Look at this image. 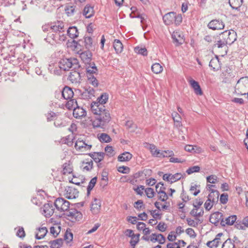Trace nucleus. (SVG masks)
Returning a JSON list of instances; mask_svg holds the SVG:
<instances>
[{
  "instance_id": "31",
  "label": "nucleus",
  "mask_w": 248,
  "mask_h": 248,
  "mask_svg": "<svg viewBox=\"0 0 248 248\" xmlns=\"http://www.w3.org/2000/svg\"><path fill=\"white\" fill-rule=\"evenodd\" d=\"M219 195V192L217 190H212L208 195V198L211 200L212 203H215L218 201Z\"/></svg>"
},
{
  "instance_id": "37",
  "label": "nucleus",
  "mask_w": 248,
  "mask_h": 248,
  "mask_svg": "<svg viewBox=\"0 0 248 248\" xmlns=\"http://www.w3.org/2000/svg\"><path fill=\"white\" fill-rule=\"evenodd\" d=\"M98 138L99 140L102 142H110L111 139L110 136L106 133H101L98 135Z\"/></svg>"
},
{
  "instance_id": "13",
  "label": "nucleus",
  "mask_w": 248,
  "mask_h": 248,
  "mask_svg": "<svg viewBox=\"0 0 248 248\" xmlns=\"http://www.w3.org/2000/svg\"><path fill=\"white\" fill-rule=\"evenodd\" d=\"M64 195L68 199H73L78 197V191L74 187L66 186L65 188Z\"/></svg>"
},
{
  "instance_id": "49",
  "label": "nucleus",
  "mask_w": 248,
  "mask_h": 248,
  "mask_svg": "<svg viewBox=\"0 0 248 248\" xmlns=\"http://www.w3.org/2000/svg\"><path fill=\"white\" fill-rule=\"evenodd\" d=\"M203 213L204 211L202 209L201 211L198 213L197 212V209H193L191 211L190 214L191 216L195 217H198L202 216L203 215Z\"/></svg>"
},
{
  "instance_id": "42",
  "label": "nucleus",
  "mask_w": 248,
  "mask_h": 248,
  "mask_svg": "<svg viewBox=\"0 0 248 248\" xmlns=\"http://www.w3.org/2000/svg\"><path fill=\"white\" fill-rule=\"evenodd\" d=\"M219 243V238H215L213 240L208 241L206 245L210 248H217L218 246Z\"/></svg>"
},
{
  "instance_id": "48",
  "label": "nucleus",
  "mask_w": 248,
  "mask_h": 248,
  "mask_svg": "<svg viewBox=\"0 0 248 248\" xmlns=\"http://www.w3.org/2000/svg\"><path fill=\"white\" fill-rule=\"evenodd\" d=\"M105 155V153L103 152H97L96 155H95L93 160L96 163H99L104 159Z\"/></svg>"
},
{
  "instance_id": "10",
  "label": "nucleus",
  "mask_w": 248,
  "mask_h": 248,
  "mask_svg": "<svg viewBox=\"0 0 248 248\" xmlns=\"http://www.w3.org/2000/svg\"><path fill=\"white\" fill-rule=\"evenodd\" d=\"M50 30L51 31V32L55 33L54 36H56L59 33L64 32V23L62 21H58L53 23V25H50Z\"/></svg>"
},
{
  "instance_id": "38",
  "label": "nucleus",
  "mask_w": 248,
  "mask_h": 248,
  "mask_svg": "<svg viewBox=\"0 0 248 248\" xmlns=\"http://www.w3.org/2000/svg\"><path fill=\"white\" fill-rule=\"evenodd\" d=\"M152 71L155 74H159L163 71V67L158 63H155L152 65Z\"/></svg>"
},
{
  "instance_id": "62",
  "label": "nucleus",
  "mask_w": 248,
  "mask_h": 248,
  "mask_svg": "<svg viewBox=\"0 0 248 248\" xmlns=\"http://www.w3.org/2000/svg\"><path fill=\"white\" fill-rule=\"evenodd\" d=\"M118 170L123 173H128L130 171V169L126 166H121L118 169Z\"/></svg>"
},
{
  "instance_id": "41",
  "label": "nucleus",
  "mask_w": 248,
  "mask_h": 248,
  "mask_svg": "<svg viewBox=\"0 0 248 248\" xmlns=\"http://www.w3.org/2000/svg\"><path fill=\"white\" fill-rule=\"evenodd\" d=\"M78 105L77 101L72 99H70L66 104V108L69 110L74 109Z\"/></svg>"
},
{
  "instance_id": "12",
  "label": "nucleus",
  "mask_w": 248,
  "mask_h": 248,
  "mask_svg": "<svg viewBox=\"0 0 248 248\" xmlns=\"http://www.w3.org/2000/svg\"><path fill=\"white\" fill-rule=\"evenodd\" d=\"M76 44L80 46H84L88 50L92 49L93 39L91 37H85L82 39H80L76 42Z\"/></svg>"
},
{
  "instance_id": "1",
  "label": "nucleus",
  "mask_w": 248,
  "mask_h": 248,
  "mask_svg": "<svg viewBox=\"0 0 248 248\" xmlns=\"http://www.w3.org/2000/svg\"><path fill=\"white\" fill-rule=\"evenodd\" d=\"M91 110L95 115V120L93 122L94 127H103L110 121L111 117L109 110L102 104L92 103Z\"/></svg>"
},
{
  "instance_id": "52",
  "label": "nucleus",
  "mask_w": 248,
  "mask_h": 248,
  "mask_svg": "<svg viewBox=\"0 0 248 248\" xmlns=\"http://www.w3.org/2000/svg\"><path fill=\"white\" fill-rule=\"evenodd\" d=\"M231 217H232V216H231L226 217L225 220H224L223 218L222 217L220 224L223 226H225L226 225H232V220L231 221H230V218Z\"/></svg>"
},
{
  "instance_id": "45",
  "label": "nucleus",
  "mask_w": 248,
  "mask_h": 248,
  "mask_svg": "<svg viewBox=\"0 0 248 248\" xmlns=\"http://www.w3.org/2000/svg\"><path fill=\"white\" fill-rule=\"evenodd\" d=\"M125 126L127 128L130 130L131 132H134L135 129L137 128L136 124H135L132 121H126Z\"/></svg>"
},
{
  "instance_id": "19",
  "label": "nucleus",
  "mask_w": 248,
  "mask_h": 248,
  "mask_svg": "<svg viewBox=\"0 0 248 248\" xmlns=\"http://www.w3.org/2000/svg\"><path fill=\"white\" fill-rule=\"evenodd\" d=\"M73 114L75 118L79 119L86 115V111L82 108L77 106L76 108H74Z\"/></svg>"
},
{
  "instance_id": "3",
  "label": "nucleus",
  "mask_w": 248,
  "mask_h": 248,
  "mask_svg": "<svg viewBox=\"0 0 248 248\" xmlns=\"http://www.w3.org/2000/svg\"><path fill=\"white\" fill-rule=\"evenodd\" d=\"M248 89V77H242L237 82L235 93L238 95H246Z\"/></svg>"
},
{
  "instance_id": "24",
  "label": "nucleus",
  "mask_w": 248,
  "mask_h": 248,
  "mask_svg": "<svg viewBox=\"0 0 248 248\" xmlns=\"http://www.w3.org/2000/svg\"><path fill=\"white\" fill-rule=\"evenodd\" d=\"M209 66L213 68L214 71H217L220 69L221 66L217 56L211 60Z\"/></svg>"
},
{
  "instance_id": "2",
  "label": "nucleus",
  "mask_w": 248,
  "mask_h": 248,
  "mask_svg": "<svg viewBox=\"0 0 248 248\" xmlns=\"http://www.w3.org/2000/svg\"><path fill=\"white\" fill-rule=\"evenodd\" d=\"M163 20L166 25H170L173 23L176 26L179 25L182 22V17L180 14L170 12L166 14L163 16Z\"/></svg>"
},
{
  "instance_id": "5",
  "label": "nucleus",
  "mask_w": 248,
  "mask_h": 248,
  "mask_svg": "<svg viewBox=\"0 0 248 248\" xmlns=\"http://www.w3.org/2000/svg\"><path fill=\"white\" fill-rule=\"evenodd\" d=\"M97 71V69L95 63L91 64L89 67L86 68L87 76L89 83L91 84L94 87H97L98 82L96 78L93 75Z\"/></svg>"
},
{
  "instance_id": "4",
  "label": "nucleus",
  "mask_w": 248,
  "mask_h": 248,
  "mask_svg": "<svg viewBox=\"0 0 248 248\" xmlns=\"http://www.w3.org/2000/svg\"><path fill=\"white\" fill-rule=\"evenodd\" d=\"M59 68L62 69L63 71L69 70L70 68L77 69L79 68L77 60L76 59H64L61 60L57 65Z\"/></svg>"
},
{
  "instance_id": "57",
  "label": "nucleus",
  "mask_w": 248,
  "mask_h": 248,
  "mask_svg": "<svg viewBox=\"0 0 248 248\" xmlns=\"http://www.w3.org/2000/svg\"><path fill=\"white\" fill-rule=\"evenodd\" d=\"M214 204V203H212L211 200L208 198L207 200L205 202L204 204L205 210L207 211H209L213 207Z\"/></svg>"
},
{
  "instance_id": "23",
  "label": "nucleus",
  "mask_w": 248,
  "mask_h": 248,
  "mask_svg": "<svg viewBox=\"0 0 248 248\" xmlns=\"http://www.w3.org/2000/svg\"><path fill=\"white\" fill-rule=\"evenodd\" d=\"M62 95L64 99L68 100L73 97L74 93L71 88L65 86L62 92Z\"/></svg>"
},
{
  "instance_id": "28",
  "label": "nucleus",
  "mask_w": 248,
  "mask_h": 248,
  "mask_svg": "<svg viewBox=\"0 0 248 248\" xmlns=\"http://www.w3.org/2000/svg\"><path fill=\"white\" fill-rule=\"evenodd\" d=\"M57 65H58V63H55L53 65L49 64L48 66V70L51 73L54 74V75H60L62 69L59 68Z\"/></svg>"
},
{
  "instance_id": "51",
  "label": "nucleus",
  "mask_w": 248,
  "mask_h": 248,
  "mask_svg": "<svg viewBox=\"0 0 248 248\" xmlns=\"http://www.w3.org/2000/svg\"><path fill=\"white\" fill-rule=\"evenodd\" d=\"M200 170V167L198 166H194L189 168L186 171L188 174H191L194 172H198Z\"/></svg>"
},
{
  "instance_id": "29",
  "label": "nucleus",
  "mask_w": 248,
  "mask_h": 248,
  "mask_svg": "<svg viewBox=\"0 0 248 248\" xmlns=\"http://www.w3.org/2000/svg\"><path fill=\"white\" fill-rule=\"evenodd\" d=\"M63 240L62 238L56 239L48 242L51 248H60L63 244Z\"/></svg>"
},
{
  "instance_id": "56",
  "label": "nucleus",
  "mask_w": 248,
  "mask_h": 248,
  "mask_svg": "<svg viewBox=\"0 0 248 248\" xmlns=\"http://www.w3.org/2000/svg\"><path fill=\"white\" fill-rule=\"evenodd\" d=\"M234 16H235V20L238 22L242 21L245 17V14L243 12H239L238 14H235Z\"/></svg>"
},
{
  "instance_id": "7",
  "label": "nucleus",
  "mask_w": 248,
  "mask_h": 248,
  "mask_svg": "<svg viewBox=\"0 0 248 248\" xmlns=\"http://www.w3.org/2000/svg\"><path fill=\"white\" fill-rule=\"evenodd\" d=\"M54 205L58 211L65 212L69 208L70 202L62 198H58L55 200Z\"/></svg>"
},
{
  "instance_id": "55",
  "label": "nucleus",
  "mask_w": 248,
  "mask_h": 248,
  "mask_svg": "<svg viewBox=\"0 0 248 248\" xmlns=\"http://www.w3.org/2000/svg\"><path fill=\"white\" fill-rule=\"evenodd\" d=\"M75 7L73 6H67L65 9L66 14L68 16H71L73 15L75 12Z\"/></svg>"
},
{
  "instance_id": "9",
  "label": "nucleus",
  "mask_w": 248,
  "mask_h": 248,
  "mask_svg": "<svg viewBox=\"0 0 248 248\" xmlns=\"http://www.w3.org/2000/svg\"><path fill=\"white\" fill-rule=\"evenodd\" d=\"M80 67L78 68L77 67V69H74L73 68L70 73V75L68 76V79L70 80L72 83H78L79 81L80 77Z\"/></svg>"
},
{
  "instance_id": "50",
  "label": "nucleus",
  "mask_w": 248,
  "mask_h": 248,
  "mask_svg": "<svg viewBox=\"0 0 248 248\" xmlns=\"http://www.w3.org/2000/svg\"><path fill=\"white\" fill-rule=\"evenodd\" d=\"M135 51L143 56H147L148 54L147 50L145 47H140L137 46L135 48Z\"/></svg>"
},
{
  "instance_id": "34",
  "label": "nucleus",
  "mask_w": 248,
  "mask_h": 248,
  "mask_svg": "<svg viewBox=\"0 0 248 248\" xmlns=\"http://www.w3.org/2000/svg\"><path fill=\"white\" fill-rule=\"evenodd\" d=\"M185 149L186 151L192 153H200L202 151V149L197 146L194 147L192 145H187L185 147Z\"/></svg>"
},
{
  "instance_id": "63",
  "label": "nucleus",
  "mask_w": 248,
  "mask_h": 248,
  "mask_svg": "<svg viewBox=\"0 0 248 248\" xmlns=\"http://www.w3.org/2000/svg\"><path fill=\"white\" fill-rule=\"evenodd\" d=\"M134 207L138 210H140L142 207L144 208L143 201L142 200H138L135 202Z\"/></svg>"
},
{
  "instance_id": "30",
  "label": "nucleus",
  "mask_w": 248,
  "mask_h": 248,
  "mask_svg": "<svg viewBox=\"0 0 248 248\" xmlns=\"http://www.w3.org/2000/svg\"><path fill=\"white\" fill-rule=\"evenodd\" d=\"M113 47L117 53H120L123 50V45L121 42L118 39H115L113 42Z\"/></svg>"
},
{
  "instance_id": "64",
  "label": "nucleus",
  "mask_w": 248,
  "mask_h": 248,
  "mask_svg": "<svg viewBox=\"0 0 248 248\" xmlns=\"http://www.w3.org/2000/svg\"><path fill=\"white\" fill-rule=\"evenodd\" d=\"M207 181L208 183L215 184L217 181V177L215 175H210L207 177Z\"/></svg>"
},
{
  "instance_id": "6",
  "label": "nucleus",
  "mask_w": 248,
  "mask_h": 248,
  "mask_svg": "<svg viewBox=\"0 0 248 248\" xmlns=\"http://www.w3.org/2000/svg\"><path fill=\"white\" fill-rule=\"evenodd\" d=\"M65 212L64 215L66 216V218L71 222H74L76 221H79L82 217L81 213L75 209L69 208Z\"/></svg>"
},
{
  "instance_id": "20",
  "label": "nucleus",
  "mask_w": 248,
  "mask_h": 248,
  "mask_svg": "<svg viewBox=\"0 0 248 248\" xmlns=\"http://www.w3.org/2000/svg\"><path fill=\"white\" fill-rule=\"evenodd\" d=\"M223 217V215L221 213L216 212L212 214L210 217V222L213 224H217L219 222H221Z\"/></svg>"
},
{
  "instance_id": "8",
  "label": "nucleus",
  "mask_w": 248,
  "mask_h": 248,
  "mask_svg": "<svg viewBox=\"0 0 248 248\" xmlns=\"http://www.w3.org/2000/svg\"><path fill=\"white\" fill-rule=\"evenodd\" d=\"M92 53L89 50L82 52L80 54V58L86 64V68L91 65V64L94 63L92 62Z\"/></svg>"
},
{
  "instance_id": "22",
  "label": "nucleus",
  "mask_w": 248,
  "mask_h": 248,
  "mask_svg": "<svg viewBox=\"0 0 248 248\" xmlns=\"http://www.w3.org/2000/svg\"><path fill=\"white\" fill-rule=\"evenodd\" d=\"M80 167L83 171H90L93 169V162L92 160L89 161L88 159H86L81 162Z\"/></svg>"
},
{
  "instance_id": "32",
  "label": "nucleus",
  "mask_w": 248,
  "mask_h": 248,
  "mask_svg": "<svg viewBox=\"0 0 248 248\" xmlns=\"http://www.w3.org/2000/svg\"><path fill=\"white\" fill-rule=\"evenodd\" d=\"M235 194L236 195V196H238V201L239 203L241 202L242 199L246 195L245 191L239 186L235 187Z\"/></svg>"
},
{
  "instance_id": "11",
  "label": "nucleus",
  "mask_w": 248,
  "mask_h": 248,
  "mask_svg": "<svg viewBox=\"0 0 248 248\" xmlns=\"http://www.w3.org/2000/svg\"><path fill=\"white\" fill-rule=\"evenodd\" d=\"M92 146L85 143L83 140L78 139L76 142L75 147L77 150L81 152H86L91 150Z\"/></svg>"
},
{
  "instance_id": "25",
  "label": "nucleus",
  "mask_w": 248,
  "mask_h": 248,
  "mask_svg": "<svg viewBox=\"0 0 248 248\" xmlns=\"http://www.w3.org/2000/svg\"><path fill=\"white\" fill-rule=\"evenodd\" d=\"M93 7L87 5L84 9L83 14L87 18H89L94 15Z\"/></svg>"
},
{
  "instance_id": "60",
  "label": "nucleus",
  "mask_w": 248,
  "mask_h": 248,
  "mask_svg": "<svg viewBox=\"0 0 248 248\" xmlns=\"http://www.w3.org/2000/svg\"><path fill=\"white\" fill-rule=\"evenodd\" d=\"M16 235L21 238H23L25 236V232L23 227L19 228L16 232Z\"/></svg>"
},
{
  "instance_id": "61",
  "label": "nucleus",
  "mask_w": 248,
  "mask_h": 248,
  "mask_svg": "<svg viewBox=\"0 0 248 248\" xmlns=\"http://www.w3.org/2000/svg\"><path fill=\"white\" fill-rule=\"evenodd\" d=\"M105 151L108 156H111L114 155V151L112 146H107L105 148Z\"/></svg>"
},
{
  "instance_id": "36",
  "label": "nucleus",
  "mask_w": 248,
  "mask_h": 248,
  "mask_svg": "<svg viewBox=\"0 0 248 248\" xmlns=\"http://www.w3.org/2000/svg\"><path fill=\"white\" fill-rule=\"evenodd\" d=\"M108 100V94L106 93L102 94L100 97L97 98L98 102H93L92 103H97L98 104H102L104 105Z\"/></svg>"
},
{
  "instance_id": "47",
  "label": "nucleus",
  "mask_w": 248,
  "mask_h": 248,
  "mask_svg": "<svg viewBox=\"0 0 248 248\" xmlns=\"http://www.w3.org/2000/svg\"><path fill=\"white\" fill-rule=\"evenodd\" d=\"M60 226H53L50 228V232L54 237H56L60 232Z\"/></svg>"
},
{
  "instance_id": "14",
  "label": "nucleus",
  "mask_w": 248,
  "mask_h": 248,
  "mask_svg": "<svg viewBox=\"0 0 248 248\" xmlns=\"http://www.w3.org/2000/svg\"><path fill=\"white\" fill-rule=\"evenodd\" d=\"M209 29L213 30H222L224 27V24L222 20L219 19H214L211 20L208 24Z\"/></svg>"
},
{
  "instance_id": "16",
  "label": "nucleus",
  "mask_w": 248,
  "mask_h": 248,
  "mask_svg": "<svg viewBox=\"0 0 248 248\" xmlns=\"http://www.w3.org/2000/svg\"><path fill=\"white\" fill-rule=\"evenodd\" d=\"M54 209L53 206V203L50 202L44 205L43 212L46 217H51L54 213Z\"/></svg>"
},
{
  "instance_id": "58",
  "label": "nucleus",
  "mask_w": 248,
  "mask_h": 248,
  "mask_svg": "<svg viewBox=\"0 0 248 248\" xmlns=\"http://www.w3.org/2000/svg\"><path fill=\"white\" fill-rule=\"evenodd\" d=\"M187 224L191 227H197L198 226V222H196L195 220L191 218H186V219Z\"/></svg>"
},
{
  "instance_id": "15",
  "label": "nucleus",
  "mask_w": 248,
  "mask_h": 248,
  "mask_svg": "<svg viewBox=\"0 0 248 248\" xmlns=\"http://www.w3.org/2000/svg\"><path fill=\"white\" fill-rule=\"evenodd\" d=\"M216 47H217L219 49H220V50H219V52L220 53V56H224L227 54L228 47L224 41H222L221 40L217 41V43L214 46V48Z\"/></svg>"
},
{
  "instance_id": "17",
  "label": "nucleus",
  "mask_w": 248,
  "mask_h": 248,
  "mask_svg": "<svg viewBox=\"0 0 248 248\" xmlns=\"http://www.w3.org/2000/svg\"><path fill=\"white\" fill-rule=\"evenodd\" d=\"M101 208V201L99 199L94 198L92 202L91 210L92 213L95 215L98 214Z\"/></svg>"
},
{
  "instance_id": "39",
  "label": "nucleus",
  "mask_w": 248,
  "mask_h": 248,
  "mask_svg": "<svg viewBox=\"0 0 248 248\" xmlns=\"http://www.w3.org/2000/svg\"><path fill=\"white\" fill-rule=\"evenodd\" d=\"M96 181H97V178L96 177H93L90 180V181L89 183V185L87 186V195H89L90 194L91 191L93 189V188L94 187L95 184L96 183Z\"/></svg>"
},
{
  "instance_id": "26",
  "label": "nucleus",
  "mask_w": 248,
  "mask_h": 248,
  "mask_svg": "<svg viewBox=\"0 0 248 248\" xmlns=\"http://www.w3.org/2000/svg\"><path fill=\"white\" fill-rule=\"evenodd\" d=\"M67 33L69 37L72 39H74L78 35V30L75 26L69 27L67 29Z\"/></svg>"
},
{
  "instance_id": "35",
  "label": "nucleus",
  "mask_w": 248,
  "mask_h": 248,
  "mask_svg": "<svg viewBox=\"0 0 248 248\" xmlns=\"http://www.w3.org/2000/svg\"><path fill=\"white\" fill-rule=\"evenodd\" d=\"M62 167L63 173L64 174H70L72 172L73 168L72 166V164L70 162V161L64 163Z\"/></svg>"
},
{
  "instance_id": "43",
  "label": "nucleus",
  "mask_w": 248,
  "mask_h": 248,
  "mask_svg": "<svg viewBox=\"0 0 248 248\" xmlns=\"http://www.w3.org/2000/svg\"><path fill=\"white\" fill-rule=\"evenodd\" d=\"M223 76L224 77L223 81L225 82L230 81L232 78V72H228V69H227L223 73Z\"/></svg>"
},
{
  "instance_id": "27",
  "label": "nucleus",
  "mask_w": 248,
  "mask_h": 248,
  "mask_svg": "<svg viewBox=\"0 0 248 248\" xmlns=\"http://www.w3.org/2000/svg\"><path fill=\"white\" fill-rule=\"evenodd\" d=\"M132 157V154L128 152H125L118 156V160L120 162L128 161Z\"/></svg>"
},
{
  "instance_id": "18",
  "label": "nucleus",
  "mask_w": 248,
  "mask_h": 248,
  "mask_svg": "<svg viewBox=\"0 0 248 248\" xmlns=\"http://www.w3.org/2000/svg\"><path fill=\"white\" fill-rule=\"evenodd\" d=\"M146 144L149 145V149L150 150L153 156L156 157H168L167 155H164L163 151H160L159 150L157 151H154L155 149V145L152 144H148L146 143Z\"/></svg>"
},
{
  "instance_id": "40",
  "label": "nucleus",
  "mask_w": 248,
  "mask_h": 248,
  "mask_svg": "<svg viewBox=\"0 0 248 248\" xmlns=\"http://www.w3.org/2000/svg\"><path fill=\"white\" fill-rule=\"evenodd\" d=\"M237 218V217L236 215H233V225L237 229L239 230H244L245 229V225H244L243 222H241L239 221H236V219Z\"/></svg>"
},
{
  "instance_id": "21",
  "label": "nucleus",
  "mask_w": 248,
  "mask_h": 248,
  "mask_svg": "<svg viewBox=\"0 0 248 248\" xmlns=\"http://www.w3.org/2000/svg\"><path fill=\"white\" fill-rule=\"evenodd\" d=\"M189 83L191 87L193 89L194 93L197 95H201L203 94L201 88L199 83L193 79L189 80Z\"/></svg>"
},
{
  "instance_id": "44",
  "label": "nucleus",
  "mask_w": 248,
  "mask_h": 248,
  "mask_svg": "<svg viewBox=\"0 0 248 248\" xmlns=\"http://www.w3.org/2000/svg\"><path fill=\"white\" fill-rule=\"evenodd\" d=\"M182 177L183 175L181 173H176L174 174H170V184L180 180Z\"/></svg>"
},
{
  "instance_id": "54",
  "label": "nucleus",
  "mask_w": 248,
  "mask_h": 248,
  "mask_svg": "<svg viewBox=\"0 0 248 248\" xmlns=\"http://www.w3.org/2000/svg\"><path fill=\"white\" fill-rule=\"evenodd\" d=\"M200 186V185L195 184L194 186H192L190 187V191L192 192L194 196H197L200 192V190L197 189V187H199Z\"/></svg>"
},
{
  "instance_id": "46",
  "label": "nucleus",
  "mask_w": 248,
  "mask_h": 248,
  "mask_svg": "<svg viewBox=\"0 0 248 248\" xmlns=\"http://www.w3.org/2000/svg\"><path fill=\"white\" fill-rule=\"evenodd\" d=\"M73 239V233L67 230L65 232L64 235V240L66 242V243H68L72 241Z\"/></svg>"
},
{
  "instance_id": "33",
  "label": "nucleus",
  "mask_w": 248,
  "mask_h": 248,
  "mask_svg": "<svg viewBox=\"0 0 248 248\" xmlns=\"http://www.w3.org/2000/svg\"><path fill=\"white\" fill-rule=\"evenodd\" d=\"M47 230L46 227L39 228L38 232L36 233L35 238L37 239H41L43 238L47 233Z\"/></svg>"
},
{
  "instance_id": "59",
  "label": "nucleus",
  "mask_w": 248,
  "mask_h": 248,
  "mask_svg": "<svg viewBox=\"0 0 248 248\" xmlns=\"http://www.w3.org/2000/svg\"><path fill=\"white\" fill-rule=\"evenodd\" d=\"M186 234L191 237L195 238L196 237V233L194 231V230L192 228H187L186 230Z\"/></svg>"
},
{
  "instance_id": "53",
  "label": "nucleus",
  "mask_w": 248,
  "mask_h": 248,
  "mask_svg": "<svg viewBox=\"0 0 248 248\" xmlns=\"http://www.w3.org/2000/svg\"><path fill=\"white\" fill-rule=\"evenodd\" d=\"M144 190L148 198H152L153 197H154L155 193L154 192V189L152 188L148 187L146 188Z\"/></svg>"
}]
</instances>
